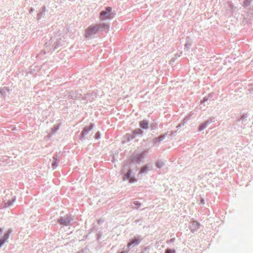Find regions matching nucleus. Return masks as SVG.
Here are the masks:
<instances>
[{
    "instance_id": "f257e3e1",
    "label": "nucleus",
    "mask_w": 253,
    "mask_h": 253,
    "mask_svg": "<svg viewBox=\"0 0 253 253\" xmlns=\"http://www.w3.org/2000/svg\"><path fill=\"white\" fill-rule=\"evenodd\" d=\"M112 9L111 7H107L105 11H102L100 13V17L102 19H111L113 17V15L110 12Z\"/></svg>"
},
{
    "instance_id": "f03ea898",
    "label": "nucleus",
    "mask_w": 253,
    "mask_h": 253,
    "mask_svg": "<svg viewBox=\"0 0 253 253\" xmlns=\"http://www.w3.org/2000/svg\"><path fill=\"white\" fill-rule=\"evenodd\" d=\"M9 232L8 231H3V230L0 228V247L4 244L9 236Z\"/></svg>"
},
{
    "instance_id": "7ed1b4c3",
    "label": "nucleus",
    "mask_w": 253,
    "mask_h": 253,
    "mask_svg": "<svg viewBox=\"0 0 253 253\" xmlns=\"http://www.w3.org/2000/svg\"><path fill=\"white\" fill-rule=\"evenodd\" d=\"M60 223L64 225H67L69 224L71 220L69 218L67 217L65 219H60L59 220Z\"/></svg>"
},
{
    "instance_id": "20e7f679",
    "label": "nucleus",
    "mask_w": 253,
    "mask_h": 253,
    "mask_svg": "<svg viewBox=\"0 0 253 253\" xmlns=\"http://www.w3.org/2000/svg\"><path fill=\"white\" fill-rule=\"evenodd\" d=\"M140 126L142 128H145L148 126V123L145 121L140 122Z\"/></svg>"
},
{
    "instance_id": "39448f33",
    "label": "nucleus",
    "mask_w": 253,
    "mask_h": 253,
    "mask_svg": "<svg viewBox=\"0 0 253 253\" xmlns=\"http://www.w3.org/2000/svg\"><path fill=\"white\" fill-rule=\"evenodd\" d=\"M149 170V168L147 167H144L140 170V173H144L146 172L147 170Z\"/></svg>"
},
{
    "instance_id": "423d86ee",
    "label": "nucleus",
    "mask_w": 253,
    "mask_h": 253,
    "mask_svg": "<svg viewBox=\"0 0 253 253\" xmlns=\"http://www.w3.org/2000/svg\"><path fill=\"white\" fill-rule=\"evenodd\" d=\"M135 242H137V244L138 243V240L136 239V240H134L131 242H130L128 244V247H130L133 243H134Z\"/></svg>"
},
{
    "instance_id": "0eeeda50",
    "label": "nucleus",
    "mask_w": 253,
    "mask_h": 253,
    "mask_svg": "<svg viewBox=\"0 0 253 253\" xmlns=\"http://www.w3.org/2000/svg\"><path fill=\"white\" fill-rule=\"evenodd\" d=\"M130 171H129L126 174V176L127 179H129L130 178Z\"/></svg>"
},
{
    "instance_id": "6e6552de",
    "label": "nucleus",
    "mask_w": 253,
    "mask_h": 253,
    "mask_svg": "<svg viewBox=\"0 0 253 253\" xmlns=\"http://www.w3.org/2000/svg\"><path fill=\"white\" fill-rule=\"evenodd\" d=\"M166 253H174V251L170 249H168L167 250Z\"/></svg>"
},
{
    "instance_id": "1a4fd4ad",
    "label": "nucleus",
    "mask_w": 253,
    "mask_h": 253,
    "mask_svg": "<svg viewBox=\"0 0 253 253\" xmlns=\"http://www.w3.org/2000/svg\"><path fill=\"white\" fill-rule=\"evenodd\" d=\"M83 135H85L87 134V130L86 129H84L82 132Z\"/></svg>"
},
{
    "instance_id": "9d476101",
    "label": "nucleus",
    "mask_w": 253,
    "mask_h": 253,
    "mask_svg": "<svg viewBox=\"0 0 253 253\" xmlns=\"http://www.w3.org/2000/svg\"><path fill=\"white\" fill-rule=\"evenodd\" d=\"M99 135H100V134L99 132L96 133L95 134V138L96 139L98 138L99 137Z\"/></svg>"
},
{
    "instance_id": "9b49d317",
    "label": "nucleus",
    "mask_w": 253,
    "mask_h": 253,
    "mask_svg": "<svg viewBox=\"0 0 253 253\" xmlns=\"http://www.w3.org/2000/svg\"><path fill=\"white\" fill-rule=\"evenodd\" d=\"M162 163H160V164H157V167H159V168H160L162 166Z\"/></svg>"
},
{
    "instance_id": "f8f14e48",
    "label": "nucleus",
    "mask_w": 253,
    "mask_h": 253,
    "mask_svg": "<svg viewBox=\"0 0 253 253\" xmlns=\"http://www.w3.org/2000/svg\"><path fill=\"white\" fill-rule=\"evenodd\" d=\"M135 181V180L134 179H130V180H129V181H130V182H131H131H134Z\"/></svg>"
},
{
    "instance_id": "ddd939ff",
    "label": "nucleus",
    "mask_w": 253,
    "mask_h": 253,
    "mask_svg": "<svg viewBox=\"0 0 253 253\" xmlns=\"http://www.w3.org/2000/svg\"><path fill=\"white\" fill-rule=\"evenodd\" d=\"M127 253V252L123 251V252H121L120 253Z\"/></svg>"
},
{
    "instance_id": "4468645a",
    "label": "nucleus",
    "mask_w": 253,
    "mask_h": 253,
    "mask_svg": "<svg viewBox=\"0 0 253 253\" xmlns=\"http://www.w3.org/2000/svg\"><path fill=\"white\" fill-rule=\"evenodd\" d=\"M92 126H90V127H89V130L91 129H92Z\"/></svg>"
},
{
    "instance_id": "2eb2a0df",
    "label": "nucleus",
    "mask_w": 253,
    "mask_h": 253,
    "mask_svg": "<svg viewBox=\"0 0 253 253\" xmlns=\"http://www.w3.org/2000/svg\"><path fill=\"white\" fill-rule=\"evenodd\" d=\"M55 165V162L52 164L53 166H54Z\"/></svg>"
},
{
    "instance_id": "dca6fc26",
    "label": "nucleus",
    "mask_w": 253,
    "mask_h": 253,
    "mask_svg": "<svg viewBox=\"0 0 253 253\" xmlns=\"http://www.w3.org/2000/svg\"><path fill=\"white\" fill-rule=\"evenodd\" d=\"M54 159L55 160V161L57 160V159L55 158V157H54Z\"/></svg>"
}]
</instances>
